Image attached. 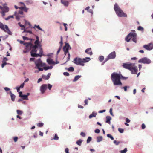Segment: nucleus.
<instances>
[{
  "instance_id": "f257e3e1",
  "label": "nucleus",
  "mask_w": 153,
  "mask_h": 153,
  "mask_svg": "<svg viewBox=\"0 0 153 153\" xmlns=\"http://www.w3.org/2000/svg\"><path fill=\"white\" fill-rule=\"evenodd\" d=\"M36 40L34 42V45L32 44L33 42H31L24 43V45L25 46V48L26 50L23 51L24 53H26L31 49L30 53L32 57L42 56L43 51L38 36H36Z\"/></svg>"
},
{
  "instance_id": "f03ea898",
  "label": "nucleus",
  "mask_w": 153,
  "mask_h": 153,
  "mask_svg": "<svg viewBox=\"0 0 153 153\" xmlns=\"http://www.w3.org/2000/svg\"><path fill=\"white\" fill-rule=\"evenodd\" d=\"M124 79L126 78L123 76L121 74H119L116 72L112 73L111 75V79L114 85H122L121 79Z\"/></svg>"
},
{
  "instance_id": "7ed1b4c3",
  "label": "nucleus",
  "mask_w": 153,
  "mask_h": 153,
  "mask_svg": "<svg viewBox=\"0 0 153 153\" xmlns=\"http://www.w3.org/2000/svg\"><path fill=\"white\" fill-rule=\"evenodd\" d=\"M122 66L123 68L130 71L132 74H137V68L134 63H123Z\"/></svg>"
},
{
  "instance_id": "20e7f679",
  "label": "nucleus",
  "mask_w": 153,
  "mask_h": 153,
  "mask_svg": "<svg viewBox=\"0 0 153 153\" xmlns=\"http://www.w3.org/2000/svg\"><path fill=\"white\" fill-rule=\"evenodd\" d=\"M135 30H132L125 38V40L127 42L130 41V39H132V40L135 42L137 43V35L135 33Z\"/></svg>"
},
{
  "instance_id": "39448f33",
  "label": "nucleus",
  "mask_w": 153,
  "mask_h": 153,
  "mask_svg": "<svg viewBox=\"0 0 153 153\" xmlns=\"http://www.w3.org/2000/svg\"><path fill=\"white\" fill-rule=\"evenodd\" d=\"M35 64L36 65L35 68L39 70L38 71H35V73H38L40 71H43V68H42L44 67L46 65L45 63L42 62L40 59H39L36 60L35 61Z\"/></svg>"
},
{
  "instance_id": "423d86ee",
  "label": "nucleus",
  "mask_w": 153,
  "mask_h": 153,
  "mask_svg": "<svg viewBox=\"0 0 153 153\" xmlns=\"http://www.w3.org/2000/svg\"><path fill=\"white\" fill-rule=\"evenodd\" d=\"M114 9L117 14L119 17H127V15L119 7L117 3H115L114 6Z\"/></svg>"
},
{
  "instance_id": "0eeeda50",
  "label": "nucleus",
  "mask_w": 153,
  "mask_h": 153,
  "mask_svg": "<svg viewBox=\"0 0 153 153\" xmlns=\"http://www.w3.org/2000/svg\"><path fill=\"white\" fill-rule=\"evenodd\" d=\"M0 28L4 30L5 32H7L10 35H12V32L10 31L8 26L7 25H4L1 22H0Z\"/></svg>"
},
{
  "instance_id": "6e6552de",
  "label": "nucleus",
  "mask_w": 153,
  "mask_h": 153,
  "mask_svg": "<svg viewBox=\"0 0 153 153\" xmlns=\"http://www.w3.org/2000/svg\"><path fill=\"white\" fill-rule=\"evenodd\" d=\"M82 59L76 57L74 59L73 62L76 64L84 66V64L83 63Z\"/></svg>"
},
{
  "instance_id": "1a4fd4ad",
  "label": "nucleus",
  "mask_w": 153,
  "mask_h": 153,
  "mask_svg": "<svg viewBox=\"0 0 153 153\" xmlns=\"http://www.w3.org/2000/svg\"><path fill=\"white\" fill-rule=\"evenodd\" d=\"M138 62L139 63H142L144 64H149L151 63V61L149 59L145 57L139 59L138 61Z\"/></svg>"
},
{
  "instance_id": "9d476101",
  "label": "nucleus",
  "mask_w": 153,
  "mask_h": 153,
  "mask_svg": "<svg viewBox=\"0 0 153 153\" xmlns=\"http://www.w3.org/2000/svg\"><path fill=\"white\" fill-rule=\"evenodd\" d=\"M116 56L115 51H113L110 53L108 56L107 58L105 60L104 62L107 61L109 59H113L115 58Z\"/></svg>"
},
{
  "instance_id": "9b49d317",
  "label": "nucleus",
  "mask_w": 153,
  "mask_h": 153,
  "mask_svg": "<svg viewBox=\"0 0 153 153\" xmlns=\"http://www.w3.org/2000/svg\"><path fill=\"white\" fill-rule=\"evenodd\" d=\"M143 47L146 49L150 51L153 48V44L152 43H149L147 45H145Z\"/></svg>"
},
{
  "instance_id": "f8f14e48",
  "label": "nucleus",
  "mask_w": 153,
  "mask_h": 153,
  "mask_svg": "<svg viewBox=\"0 0 153 153\" xmlns=\"http://www.w3.org/2000/svg\"><path fill=\"white\" fill-rule=\"evenodd\" d=\"M69 48L71 49V48L70 47L69 44L68 43H66L63 48V51L65 55L68 52V50Z\"/></svg>"
},
{
  "instance_id": "ddd939ff",
  "label": "nucleus",
  "mask_w": 153,
  "mask_h": 153,
  "mask_svg": "<svg viewBox=\"0 0 153 153\" xmlns=\"http://www.w3.org/2000/svg\"><path fill=\"white\" fill-rule=\"evenodd\" d=\"M48 85L47 84H43L40 87V90L42 94H44L47 89Z\"/></svg>"
},
{
  "instance_id": "4468645a",
  "label": "nucleus",
  "mask_w": 153,
  "mask_h": 153,
  "mask_svg": "<svg viewBox=\"0 0 153 153\" xmlns=\"http://www.w3.org/2000/svg\"><path fill=\"white\" fill-rule=\"evenodd\" d=\"M85 52L87 54L91 55L93 54L92 51H91V48H89L86 49L85 51Z\"/></svg>"
},
{
  "instance_id": "2eb2a0df",
  "label": "nucleus",
  "mask_w": 153,
  "mask_h": 153,
  "mask_svg": "<svg viewBox=\"0 0 153 153\" xmlns=\"http://www.w3.org/2000/svg\"><path fill=\"white\" fill-rule=\"evenodd\" d=\"M51 73H49L47 76H46L45 75H42V78L45 80H48V79L51 76Z\"/></svg>"
},
{
  "instance_id": "dca6fc26",
  "label": "nucleus",
  "mask_w": 153,
  "mask_h": 153,
  "mask_svg": "<svg viewBox=\"0 0 153 153\" xmlns=\"http://www.w3.org/2000/svg\"><path fill=\"white\" fill-rule=\"evenodd\" d=\"M19 9H20L23 10L24 11L27 12L28 8H27L25 6L24 7H19Z\"/></svg>"
},
{
  "instance_id": "f3484780",
  "label": "nucleus",
  "mask_w": 153,
  "mask_h": 153,
  "mask_svg": "<svg viewBox=\"0 0 153 153\" xmlns=\"http://www.w3.org/2000/svg\"><path fill=\"white\" fill-rule=\"evenodd\" d=\"M47 62L49 64H54L55 62L53 61L51 59H48L47 60Z\"/></svg>"
},
{
  "instance_id": "a211bd4d",
  "label": "nucleus",
  "mask_w": 153,
  "mask_h": 153,
  "mask_svg": "<svg viewBox=\"0 0 153 153\" xmlns=\"http://www.w3.org/2000/svg\"><path fill=\"white\" fill-rule=\"evenodd\" d=\"M9 94H10L12 101L13 102L14 101L16 97L12 93L11 91H10Z\"/></svg>"
},
{
  "instance_id": "6ab92c4d",
  "label": "nucleus",
  "mask_w": 153,
  "mask_h": 153,
  "mask_svg": "<svg viewBox=\"0 0 153 153\" xmlns=\"http://www.w3.org/2000/svg\"><path fill=\"white\" fill-rule=\"evenodd\" d=\"M61 3L65 6L67 7L69 4V2L68 1L63 0H61Z\"/></svg>"
},
{
  "instance_id": "aec40b11",
  "label": "nucleus",
  "mask_w": 153,
  "mask_h": 153,
  "mask_svg": "<svg viewBox=\"0 0 153 153\" xmlns=\"http://www.w3.org/2000/svg\"><path fill=\"white\" fill-rule=\"evenodd\" d=\"M9 8L6 6H4L3 7V9L2 10V11L4 12L5 13H7L9 11Z\"/></svg>"
},
{
  "instance_id": "412c9836",
  "label": "nucleus",
  "mask_w": 153,
  "mask_h": 153,
  "mask_svg": "<svg viewBox=\"0 0 153 153\" xmlns=\"http://www.w3.org/2000/svg\"><path fill=\"white\" fill-rule=\"evenodd\" d=\"M83 63L88 62L90 60V58L89 57H86L85 58L82 59Z\"/></svg>"
},
{
  "instance_id": "4be33fe9",
  "label": "nucleus",
  "mask_w": 153,
  "mask_h": 153,
  "mask_svg": "<svg viewBox=\"0 0 153 153\" xmlns=\"http://www.w3.org/2000/svg\"><path fill=\"white\" fill-rule=\"evenodd\" d=\"M106 122L110 124V120H111V117L110 116H107L106 117Z\"/></svg>"
},
{
  "instance_id": "5701e85b",
  "label": "nucleus",
  "mask_w": 153,
  "mask_h": 153,
  "mask_svg": "<svg viewBox=\"0 0 153 153\" xmlns=\"http://www.w3.org/2000/svg\"><path fill=\"white\" fill-rule=\"evenodd\" d=\"M23 39L24 40H30L31 42H33V41L35 40V39H31V38H28L25 37V36H23L22 37Z\"/></svg>"
},
{
  "instance_id": "b1692460",
  "label": "nucleus",
  "mask_w": 153,
  "mask_h": 153,
  "mask_svg": "<svg viewBox=\"0 0 153 153\" xmlns=\"http://www.w3.org/2000/svg\"><path fill=\"white\" fill-rule=\"evenodd\" d=\"M97 114V113H95L94 112H93L92 114H91L89 116V118L91 119L93 117H95L96 116V115Z\"/></svg>"
},
{
  "instance_id": "393cba45",
  "label": "nucleus",
  "mask_w": 153,
  "mask_h": 153,
  "mask_svg": "<svg viewBox=\"0 0 153 153\" xmlns=\"http://www.w3.org/2000/svg\"><path fill=\"white\" fill-rule=\"evenodd\" d=\"M81 77V76L77 75L75 76L74 79L73 80V82H75L79 78Z\"/></svg>"
},
{
  "instance_id": "a878e982",
  "label": "nucleus",
  "mask_w": 153,
  "mask_h": 153,
  "mask_svg": "<svg viewBox=\"0 0 153 153\" xmlns=\"http://www.w3.org/2000/svg\"><path fill=\"white\" fill-rule=\"evenodd\" d=\"M25 2L26 4L28 5L31 4L33 3V2L31 0H27L25 1Z\"/></svg>"
},
{
  "instance_id": "bb28decb",
  "label": "nucleus",
  "mask_w": 153,
  "mask_h": 153,
  "mask_svg": "<svg viewBox=\"0 0 153 153\" xmlns=\"http://www.w3.org/2000/svg\"><path fill=\"white\" fill-rule=\"evenodd\" d=\"M97 142H100V141H102V136H99L97 137Z\"/></svg>"
},
{
  "instance_id": "cd10ccee",
  "label": "nucleus",
  "mask_w": 153,
  "mask_h": 153,
  "mask_svg": "<svg viewBox=\"0 0 153 153\" xmlns=\"http://www.w3.org/2000/svg\"><path fill=\"white\" fill-rule=\"evenodd\" d=\"M36 28L37 29H38L39 30H41V31H42V29L40 27L39 25H35L33 27V28H34L35 30H36Z\"/></svg>"
},
{
  "instance_id": "c85d7f7f",
  "label": "nucleus",
  "mask_w": 153,
  "mask_h": 153,
  "mask_svg": "<svg viewBox=\"0 0 153 153\" xmlns=\"http://www.w3.org/2000/svg\"><path fill=\"white\" fill-rule=\"evenodd\" d=\"M82 141L80 139L76 142V143L79 146H81Z\"/></svg>"
},
{
  "instance_id": "c756f323",
  "label": "nucleus",
  "mask_w": 153,
  "mask_h": 153,
  "mask_svg": "<svg viewBox=\"0 0 153 153\" xmlns=\"http://www.w3.org/2000/svg\"><path fill=\"white\" fill-rule=\"evenodd\" d=\"M22 97V99L23 100H28V97L26 95H23Z\"/></svg>"
},
{
  "instance_id": "7c9ffc66",
  "label": "nucleus",
  "mask_w": 153,
  "mask_h": 153,
  "mask_svg": "<svg viewBox=\"0 0 153 153\" xmlns=\"http://www.w3.org/2000/svg\"><path fill=\"white\" fill-rule=\"evenodd\" d=\"M68 70L69 71L73 72L74 71V68L73 67H71L68 69Z\"/></svg>"
},
{
  "instance_id": "2f4dec72",
  "label": "nucleus",
  "mask_w": 153,
  "mask_h": 153,
  "mask_svg": "<svg viewBox=\"0 0 153 153\" xmlns=\"http://www.w3.org/2000/svg\"><path fill=\"white\" fill-rule=\"evenodd\" d=\"M44 123H39L37 124V125L39 127H40L43 126Z\"/></svg>"
},
{
  "instance_id": "473e14b6",
  "label": "nucleus",
  "mask_w": 153,
  "mask_h": 153,
  "mask_svg": "<svg viewBox=\"0 0 153 153\" xmlns=\"http://www.w3.org/2000/svg\"><path fill=\"white\" fill-rule=\"evenodd\" d=\"M14 18V16L13 15L10 16H8L7 17L5 18V19L6 20H8L11 18Z\"/></svg>"
},
{
  "instance_id": "72a5a7b5",
  "label": "nucleus",
  "mask_w": 153,
  "mask_h": 153,
  "mask_svg": "<svg viewBox=\"0 0 153 153\" xmlns=\"http://www.w3.org/2000/svg\"><path fill=\"white\" fill-rule=\"evenodd\" d=\"M24 32H28V33H29L30 34H32V32L31 31L27 30H26L25 29H24V31L23 32V33H24Z\"/></svg>"
},
{
  "instance_id": "f704fd0d",
  "label": "nucleus",
  "mask_w": 153,
  "mask_h": 153,
  "mask_svg": "<svg viewBox=\"0 0 153 153\" xmlns=\"http://www.w3.org/2000/svg\"><path fill=\"white\" fill-rule=\"evenodd\" d=\"M137 29L138 30L143 31L144 30L143 28L141 26H139L138 27Z\"/></svg>"
},
{
  "instance_id": "c9c22d12",
  "label": "nucleus",
  "mask_w": 153,
  "mask_h": 153,
  "mask_svg": "<svg viewBox=\"0 0 153 153\" xmlns=\"http://www.w3.org/2000/svg\"><path fill=\"white\" fill-rule=\"evenodd\" d=\"M99 60L100 62H102L104 60V57L103 56H100L99 57Z\"/></svg>"
},
{
  "instance_id": "e433bc0d",
  "label": "nucleus",
  "mask_w": 153,
  "mask_h": 153,
  "mask_svg": "<svg viewBox=\"0 0 153 153\" xmlns=\"http://www.w3.org/2000/svg\"><path fill=\"white\" fill-rule=\"evenodd\" d=\"M127 151V149L125 148L123 150L120 151V152L121 153H125Z\"/></svg>"
},
{
  "instance_id": "4c0bfd02",
  "label": "nucleus",
  "mask_w": 153,
  "mask_h": 153,
  "mask_svg": "<svg viewBox=\"0 0 153 153\" xmlns=\"http://www.w3.org/2000/svg\"><path fill=\"white\" fill-rule=\"evenodd\" d=\"M91 139H92V138L91 137H89L88 139H87V143H89V142L91 141Z\"/></svg>"
},
{
  "instance_id": "58836bf2",
  "label": "nucleus",
  "mask_w": 153,
  "mask_h": 153,
  "mask_svg": "<svg viewBox=\"0 0 153 153\" xmlns=\"http://www.w3.org/2000/svg\"><path fill=\"white\" fill-rule=\"evenodd\" d=\"M17 112L18 114L21 115L22 114V111L20 110H17Z\"/></svg>"
},
{
  "instance_id": "ea45409f",
  "label": "nucleus",
  "mask_w": 153,
  "mask_h": 153,
  "mask_svg": "<svg viewBox=\"0 0 153 153\" xmlns=\"http://www.w3.org/2000/svg\"><path fill=\"white\" fill-rule=\"evenodd\" d=\"M107 136L109 137V138H110L111 140H114V138L113 137H112V136H111L110 134H107Z\"/></svg>"
},
{
  "instance_id": "a19ab883",
  "label": "nucleus",
  "mask_w": 153,
  "mask_h": 153,
  "mask_svg": "<svg viewBox=\"0 0 153 153\" xmlns=\"http://www.w3.org/2000/svg\"><path fill=\"white\" fill-rule=\"evenodd\" d=\"M54 140H58L59 139V137L57 135V134H56L55 135L53 139Z\"/></svg>"
},
{
  "instance_id": "79ce46f5",
  "label": "nucleus",
  "mask_w": 153,
  "mask_h": 153,
  "mask_svg": "<svg viewBox=\"0 0 153 153\" xmlns=\"http://www.w3.org/2000/svg\"><path fill=\"white\" fill-rule=\"evenodd\" d=\"M120 133H123L124 131V129L122 128H119L118 129Z\"/></svg>"
},
{
  "instance_id": "37998d69",
  "label": "nucleus",
  "mask_w": 153,
  "mask_h": 153,
  "mask_svg": "<svg viewBox=\"0 0 153 153\" xmlns=\"http://www.w3.org/2000/svg\"><path fill=\"white\" fill-rule=\"evenodd\" d=\"M63 25H64L65 27V31H67V24L66 23H63Z\"/></svg>"
},
{
  "instance_id": "c03bdc74",
  "label": "nucleus",
  "mask_w": 153,
  "mask_h": 153,
  "mask_svg": "<svg viewBox=\"0 0 153 153\" xmlns=\"http://www.w3.org/2000/svg\"><path fill=\"white\" fill-rule=\"evenodd\" d=\"M52 87V85L50 84H48V88L49 90H51Z\"/></svg>"
},
{
  "instance_id": "a18cd8bd",
  "label": "nucleus",
  "mask_w": 153,
  "mask_h": 153,
  "mask_svg": "<svg viewBox=\"0 0 153 153\" xmlns=\"http://www.w3.org/2000/svg\"><path fill=\"white\" fill-rule=\"evenodd\" d=\"M3 62V63L1 65V67L2 68H3L7 64L6 62Z\"/></svg>"
},
{
  "instance_id": "49530a36",
  "label": "nucleus",
  "mask_w": 153,
  "mask_h": 153,
  "mask_svg": "<svg viewBox=\"0 0 153 153\" xmlns=\"http://www.w3.org/2000/svg\"><path fill=\"white\" fill-rule=\"evenodd\" d=\"M63 74L65 76H69V74L67 72H64L63 73Z\"/></svg>"
},
{
  "instance_id": "de8ad7c7",
  "label": "nucleus",
  "mask_w": 153,
  "mask_h": 153,
  "mask_svg": "<svg viewBox=\"0 0 153 153\" xmlns=\"http://www.w3.org/2000/svg\"><path fill=\"white\" fill-rule=\"evenodd\" d=\"M95 132L96 133H99L100 132V130L98 129H96L95 130Z\"/></svg>"
},
{
  "instance_id": "09e8293b",
  "label": "nucleus",
  "mask_w": 153,
  "mask_h": 153,
  "mask_svg": "<svg viewBox=\"0 0 153 153\" xmlns=\"http://www.w3.org/2000/svg\"><path fill=\"white\" fill-rule=\"evenodd\" d=\"M114 144H115L116 145H118L120 143L119 142L117 141L116 140H115L114 141Z\"/></svg>"
},
{
  "instance_id": "8fccbe9b",
  "label": "nucleus",
  "mask_w": 153,
  "mask_h": 153,
  "mask_svg": "<svg viewBox=\"0 0 153 153\" xmlns=\"http://www.w3.org/2000/svg\"><path fill=\"white\" fill-rule=\"evenodd\" d=\"M70 55L69 53H68V56L67 58V60L66 61V62L70 60Z\"/></svg>"
},
{
  "instance_id": "3c124183",
  "label": "nucleus",
  "mask_w": 153,
  "mask_h": 153,
  "mask_svg": "<svg viewBox=\"0 0 153 153\" xmlns=\"http://www.w3.org/2000/svg\"><path fill=\"white\" fill-rule=\"evenodd\" d=\"M112 108H111L110 109V114L112 115V116H114V115L113 114V113H112Z\"/></svg>"
},
{
  "instance_id": "603ef678",
  "label": "nucleus",
  "mask_w": 153,
  "mask_h": 153,
  "mask_svg": "<svg viewBox=\"0 0 153 153\" xmlns=\"http://www.w3.org/2000/svg\"><path fill=\"white\" fill-rule=\"evenodd\" d=\"M43 68H43V69H44L45 70H47L49 69V68L48 66L45 67V66H44V67H43Z\"/></svg>"
},
{
  "instance_id": "864d4df0",
  "label": "nucleus",
  "mask_w": 153,
  "mask_h": 153,
  "mask_svg": "<svg viewBox=\"0 0 153 153\" xmlns=\"http://www.w3.org/2000/svg\"><path fill=\"white\" fill-rule=\"evenodd\" d=\"M80 134L83 137H85V133L83 132H81Z\"/></svg>"
},
{
  "instance_id": "5fc2aeb1",
  "label": "nucleus",
  "mask_w": 153,
  "mask_h": 153,
  "mask_svg": "<svg viewBox=\"0 0 153 153\" xmlns=\"http://www.w3.org/2000/svg\"><path fill=\"white\" fill-rule=\"evenodd\" d=\"M20 26L22 27V30H23L25 29V27L24 26V25H20Z\"/></svg>"
},
{
  "instance_id": "6e6d98bb",
  "label": "nucleus",
  "mask_w": 153,
  "mask_h": 153,
  "mask_svg": "<svg viewBox=\"0 0 153 153\" xmlns=\"http://www.w3.org/2000/svg\"><path fill=\"white\" fill-rule=\"evenodd\" d=\"M61 46H60L57 52V54H58V53H59L60 52V50H61Z\"/></svg>"
},
{
  "instance_id": "4d7b16f0",
  "label": "nucleus",
  "mask_w": 153,
  "mask_h": 153,
  "mask_svg": "<svg viewBox=\"0 0 153 153\" xmlns=\"http://www.w3.org/2000/svg\"><path fill=\"white\" fill-rule=\"evenodd\" d=\"M8 60L7 59L6 57H4L3 58V62H6Z\"/></svg>"
},
{
  "instance_id": "13d9d810",
  "label": "nucleus",
  "mask_w": 153,
  "mask_h": 153,
  "mask_svg": "<svg viewBox=\"0 0 153 153\" xmlns=\"http://www.w3.org/2000/svg\"><path fill=\"white\" fill-rule=\"evenodd\" d=\"M126 123H129L130 122V120L128 118H126Z\"/></svg>"
},
{
  "instance_id": "bf43d9fd",
  "label": "nucleus",
  "mask_w": 153,
  "mask_h": 153,
  "mask_svg": "<svg viewBox=\"0 0 153 153\" xmlns=\"http://www.w3.org/2000/svg\"><path fill=\"white\" fill-rule=\"evenodd\" d=\"M19 97H22L23 95L22 94V92L20 91L19 92Z\"/></svg>"
},
{
  "instance_id": "052dcab7",
  "label": "nucleus",
  "mask_w": 153,
  "mask_h": 153,
  "mask_svg": "<svg viewBox=\"0 0 153 153\" xmlns=\"http://www.w3.org/2000/svg\"><path fill=\"white\" fill-rule=\"evenodd\" d=\"M146 127L144 123H143L142 125V128L143 129H144Z\"/></svg>"
},
{
  "instance_id": "680f3d73",
  "label": "nucleus",
  "mask_w": 153,
  "mask_h": 153,
  "mask_svg": "<svg viewBox=\"0 0 153 153\" xmlns=\"http://www.w3.org/2000/svg\"><path fill=\"white\" fill-rule=\"evenodd\" d=\"M24 83H22L21 85L19 87V88H23V87H24Z\"/></svg>"
},
{
  "instance_id": "e2e57ef3",
  "label": "nucleus",
  "mask_w": 153,
  "mask_h": 153,
  "mask_svg": "<svg viewBox=\"0 0 153 153\" xmlns=\"http://www.w3.org/2000/svg\"><path fill=\"white\" fill-rule=\"evenodd\" d=\"M5 13L4 12H3L2 11H1V14L2 16L3 17L5 16Z\"/></svg>"
},
{
  "instance_id": "0e129e2a",
  "label": "nucleus",
  "mask_w": 153,
  "mask_h": 153,
  "mask_svg": "<svg viewBox=\"0 0 153 153\" xmlns=\"http://www.w3.org/2000/svg\"><path fill=\"white\" fill-rule=\"evenodd\" d=\"M18 140V137H15L14 138V140L15 142H16Z\"/></svg>"
},
{
  "instance_id": "69168bd1",
  "label": "nucleus",
  "mask_w": 153,
  "mask_h": 153,
  "mask_svg": "<svg viewBox=\"0 0 153 153\" xmlns=\"http://www.w3.org/2000/svg\"><path fill=\"white\" fill-rule=\"evenodd\" d=\"M69 149L68 148H66L65 149V152L66 153H69L68 152Z\"/></svg>"
},
{
  "instance_id": "338daca9",
  "label": "nucleus",
  "mask_w": 153,
  "mask_h": 153,
  "mask_svg": "<svg viewBox=\"0 0 153 153\" xmlns=\"http://www.w3.org/2000/svg\"><path fill=\"white\" fill-rule=\"evenodd\" d=\"M19 13L21 15H23V12L22 10H19Z\"/></svg>"
},
{
  "instance_id": "774afa93",
  "label": "nucleus",
  "mask_w": 153,
  "mask_h": 153,
  "mask_svg": "<svg viewBox=\"0 0 153 153\" xmlns=\"http://www.w3.org/2000/svg\"><path fill=\"white\" fill-rule=\"evenodd\" d=\"M4 89L6 91H8L10 90V89L9 88H7V87H5L4 88Z\"/></svg>"
}]
</instances>
